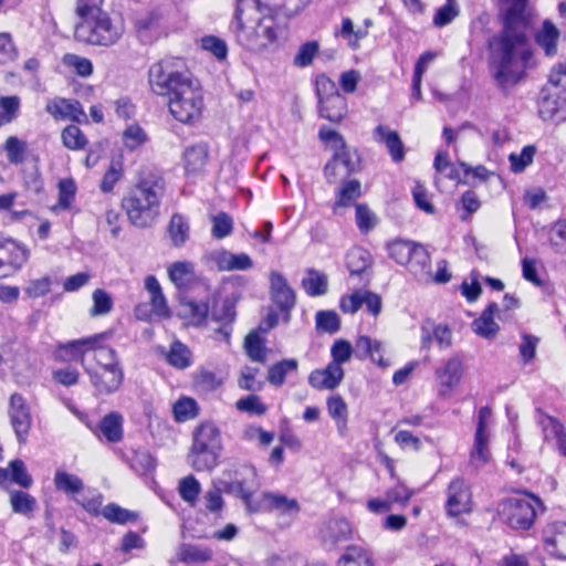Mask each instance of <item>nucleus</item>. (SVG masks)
Wrapping results in <instances>:
<instances>
[{
	"instance_id": "1",
	"label": "nucleus",
	"mask_w": 566,
	"mask_h": 566,
	"mask_svg": "<svg viewBox=\"0 0 566 566\" xmlns=\"http://www.w3.org/2000/svg\"><path fill=\"white\" fill-rule=\"evenodd\" d=\"M503 31L490 42V65L494 78L502 87L516 84L531 65L532 51L525 35L524 11L528 0H505Z\"/></svg>"
},
{
	"instance_id": "2",
	"label": "nucleus",
	"mask_w": 566,
	"mask_h": 566,
	"mask_svg": "<svg viewBox=\"0 0 566 566\" xmlns=\"http://www.w3.org/2000/svg\"><path fill=\"white\" fill-rule=\"evenodd\" d=\"M149 85L155 94L168 98L169 112L176 120L193 124L201 118L205 108L202 91L180 59H165L151 65Z\"/></svg>"
},
{
	"instance_id": "3",
	"label": "nucleus",
	"mask_w": 566,
	"mask_h": 566,
	"mask_svg": "<svg viewBox=\"0 0 566 566\" xmlns=\"http://www.w3.org/2000/svg\"><path fill=\"white\" fill-rule=\"evenodd\" d=\"M258 6L245 7L238 0L231 30L240 45L254 53H262L279 45V27L272 15L260 17Z\"/></svg>"
},
{
	"instance_id": "4",
	"label": "nucleus",
	"mask_w": 566,
	"mask_h": 566,
	"mask_svg": "<svg viewBox=\"0 0 566 566\" xmlns=\"http://www.w3.org/2000/svg\"><path fill=\"white\" fill-rule=\"evenodd\" d=\"M165 181L157 170L142 174L136 186L123 199V208L129 221L139 228L149 227L159 214Z\"/></svg>"
},
{
	"instance_id": "5",
	"label": "nucleus",
	"mask_w": 566,
	"mask_h": 566,
	"mask_svg": "<svg viewBox=\"0 0 566 566\" xmlns=\"http://www.w3.org/2000/svg\"><path fill=\"white\" fill-rule=\"evenodd\" d=\"M74 36L77 41L97 45L112 46L116 44L125 32V25L120 18H113L107 12L98 10L80 17Z\"/></svg>"
},
{
	"instance_id": "6",
	"label": "nucleus",
	"mask_w": 566,
	"mask_h": 566,
	"mask_svg": "<svg viewBox=\"0 0 566 566\" xmlns=\"http://www.w3.org/2000/svg\"><path fill=\"white\" fill-rule=\"evenodd\" d=\"M221 451L219 429L211 422L199 426L193 434L189 462L197 471H210L217 464Z\"/></svg>"
},
{
	"instance_id": "7",
	"label": "nucleus",
	"mask_w": 566,
	"mask_h": 566,
	"mask_svg": "<svg viewBox=\"0 0 566 566\" xmlns=\"http://www.w3.org/2000/svg\"><path fill=\"white\" fill-rule=\"evenodd\" d=\"M224 479L219 481L223 491L240 497L249 513H256L261 509L254 505L252 496L259 486L255 469L247 463H238L223 472Z\"/></svg>"
},
{
	"instance_id": "8",
	"label": "nucleus",
	"mask_w": 566,
	"mask_h": 566,
	"mask_svg": "<svg viewBox=\"0 0 566 566\" xmlns=\"http://www.w3.org/2000/svg\"><path fill=\"white\" fill-rule=\"evenodd\" d=\"M535 504H539L535 496L507 497L500 503L499 514L510 527L528 530L535 521Z\"/></svg>"
},
{
	"instance_id": "9",
	"label": "nucleus",
	"mask_w": 566,
	"mask_h": 566,
	"mask_svg": "<svg viewBox=\"0 0 566 566\" xmlns=\"http://www.w3.org/2000/svg\"><path fill=\"white\" fill-rule=\"evenodd\" d=\"M463 371V363L459 356H452L444 360L434 371L438 397L449 398L460 385Z\"/></svg>"
},
{
	"instance_id": "10",
	"label": "nucleus",
	"mask_w": 566,
	"mask_h": 566,
	"mask_svg": "<svg viewBox=\"0 0 566 566\" xmlns=\"http://www.w3.org/2000/svg\"><path fill=\"white\" fill-rule=\"evenodd\" d=\"M446 511L449 516L469 514L473 509L470 485L461 478L451 480L447 488Z\"/></svg>"
},
{
	"instance_id": "11",
	"label": "nucleus",
	"mask_w": 566,
	"mask_h": 566,
	"mask_svg": "<svg viewBox=\"0 0 566 566\" xmlns=\"http://www.w3.org/2000/svg\"><path fill=\"white\" fill-rule=\"evenodd\" d=\"M8 416L19 443H25L32 426V416L30 407L22 395L17 392L11 395Z\"/></svg>"
},
{
	"instance_id": "12",
	"label": "nucleus",
	"mask_w": 566,
	"mask_h": 566,
	"mask_svg": "<svg viewBox=\"0 0 566 566\" xmlns=\"http://www.w3.org/2000/svg\"><path fill=\"white\" fill-rule=\"evenodd\" d=\"M260 506V511L274 512L280 516H289L294 518L301 511L300 503L294 497H289L277 492H263L260 502H254Z\"/></svg>"
},
{
	"instance_id": "13",
	"label": "nucleus",
	"mask_w": 566,
	"mask_h": 566,
	"mask_svg": "<svg viewBox=\"0 0 566 566\" xmlns=\"http://www.w3.org/2000/svg\"><path fill=\"white\" fill-rule=\"evenodd\" d=\"M28 258V250L15 241L0 240V277L9 276L21 269Z\"/></svg>"
},
{
	"instance_id": "14",
	"label": "nucleus",
	"mask_w": 566,
	"mask_h": 566,
	"mask_svg": "<svg viewBox=\"0 0 566 566\" xmlns=\"http://www.w3.org/2000/svg\"><path fill=\"white\" fill-rule=\"evenodd\" d=\"M270 287L273 302L284 313V321H290V311L295 305V293L286 279L276 271L270 273Z\"/></svg>"
},
{
	"instance_id": "15",
	"label": "nucleus",
	"mask_w": 566,
	"mask_h": 566,
	"mask_svg": "<svg viewBox=\"0 0 566 566\" xmlns=\"http://www.w3.org/2000/svg\"><path fill=\"white\" fill-rule=\"evenodd\" d=\"M209 292L200 300L192 296H182L180 298V316L185 318L189 325L197 327L205 325L209 316Z\"/></svg>"
},
{
	"instance_id": "16",
	"label": "nucleus",
	"mask_w": 566,
	"mask_h": 566,
	"mask_svg": "<svg viewBox=\"0 0 566 566\" xmlns=\"http://www.w3.org/2000/svg\"><path fill=\"white\" fill-rule=\"evenodd\" d=\"M90 377L91 385L98 395H109L119 389L124 380L123 369H109L96 371L93 366H84Z\"/></svg>"
},
{
	"instance_id": "17",
	"label": "nucleus",
	"mask_w": 566,
	"mask_h": 566,
	"mask_svg": "<svg viewBox=\"0 0 566 566\" xmlns=\"http://www.w3.org/2000/svg\"><path fill=\"white\" fill-rule=\"evenodd\" d=\"M352 536V526L344 517H329L325 520L319 527V538L327 547H335L342 542H346Z\"/></svg>"
},
{
	"instance_id": "18",
	"label": "nucleus",
	"mask_w": 566,
	"mask_h": 566,
	"mask_svg": "<svg viewBox=\"0 0 566 566\" xmlns=\"http://www.w3.org/2000/svg\"><path fill=\"white\" fill-rule=\"evenodd\" d=\"M97 339L98 337H94V335H92L88 337L61 343L56 346V358L63 361H80L84 367L86 366L84 359L85 355L91 353L92 348L95 347Z\"/></svg>"
},
{
	"instance_id": "19",
	"label": "nucleus",
	"mask_w": 566,
	"mask_h": 566,
	"mask_svg": "<svg viewBox=\"0 0 566 566\" xmlns=\"http://www.w3.org/2000/svg\"><path fill=\"white\" fill-rule=\"evenodd\" d=\"M543 544L545 551L559 559H566V523L554 522L543 530Z\"/></svg>"
},
{
	"instance_id": "20",
	"label": "nucleus",
	"mask_w": 566,
	"mask_h": 566,
	"mask_svg": "<svg viewBox=\"0 0 566 566\" xmlns=\"http://www.w3.org/2000/svg\"><path fill=\"white\" fill-rule=\"evenodd\" d=\"M420 348L429 350L436 343L440 349H447L452 344V333L447 325L426 322L420 329Z\"/></svg>"
},
{
	"instance_id": "21",
	"label": "nucleus",
	"mask_w": 566,
	"mask_h": 566,
	"mask_svg": "<svg viewBox=\"0 0 566 566\" xmlns=\"http://www.w3.org/2000/svg\"><path fill=\"white\" fill-rule=\"evenodd\" d=\"M537 423L542 429L546 442L555 441V446L560 455L566 457V432L564 426L555 418L538 413Z\"/></svg>"
},
{
	"instance_id": "22",
	"label": "nucleus",
	"mask_w": 566,
	"mask_h": 566,
	"mask_svg": "<svg viewBox=\"0 0 566 566\" xmlns=\"http://www.w3.org/2000/svg\"><path fill=\"white\" fill-rule=\"evenodd\" d=\"M344 378V369L342 366L329 363L323 369H315L308 376V384L318 390L334 389Z\"/></svg>"
},
{
	"instance_id": "23",
	"label": "nucleus",
	"mask_w": 566,
	"mask_h": 566,
	"mask_svg": "<svg viewBox=\"0 0 566 566\" xmlns=\"http://www.w3.org/2000/svg\"><path fill=\"white\" fill-rule=\"evenodd\" d=\"M356 356L360 359L369 357L373 363L381 368H387L390 364L384 358L385 344L381 340L369 336H359L355 343Z\"/></svg>"
},
{
	"instance_id": "24",
	"label": "nucleus",
	"mask_w": 566,
	"mask_h": 566,
	"mask_svg": "<svg viewBox=\"0 0 566 566\" xmlns=\"http://www.w3.org/2000/svg\"><path fill=\"white\" fill-rule=\"evenodd\" d=\"M95 436L102 441L116 443L123 439V417L118 412H111L103 417L96 429Z\"/></svg>"
},
{
	"instance_id": "25",
	"label": "nucleus",
	"mask_w": 566,
	"mask_h": 566,
	"mask_svg": "<svg viewBox=\"0 0 566 566\" xmlns=\"http://www.w3.org/2000/svg\"><path fill=\"white\" fill-rule=\"evenodd\" d=\"M209 157L206 143L188 146L184 151V168L187 175H199L203 171Z\"/></svg>"
},
{
	"instance_id": "26",
	"label": "nucleus",
	"mask_w": 566,
	"mask_h": 566,
	"mask_svg": "<svg viewBox=\"0 0 566 566\" xmlns=\"http://www.w3.org/2000/svg\"><path fill=\"white\" fill-rule=\"evenodd\" d=\"M560 32L549 20H545L535 33V42L546 56L553 57L558 53Z\"/></svg>"
},
{
	"instance_id": "27",
	"label": "nucleus",
	"mask_w": 566,
	"mask_h": 566,
	"mask_svg": "<svg viewBox=\"0 0 566 566\" xmlns=\"http://www.w3.org/2000/svg\"><path fill=\"white\" fill-rule=\"evenodd\" d=\"M46 112L55 118L80 122L85 115L81 104L74 99L55 98L46 105Z\"/></svg>"
},
{
	"instance_id": "28",
	"label": "nucleus",
	"mask_w": 566,
	"mask_h": 566,
	"mask_svg": "<svg viewBox=\"0 0 566 566\" xmlns=\"http://www.w3.org/2000/svg\"><path fill=\"white\" fill-rule=\"evenodd\" d=\"M406 265L418 280L429 281L432 279L431 258L423 245L417 244L412 252V258H410Z\"/></svg>"
},
{
	"instance_id": "29",
	"label": "nucleus",
	"mask_w": 566,
	"mask_h": 566,
	"mask_svg": "<svg viewBox=\"0 0 566 566\" xmlns=\"http://www.w3.org/2000/svg\"><path fill=\"white\" fill-rule=\"evenodd\" d=\"M321 117L333 122H340L347 114V101L342 94L318 102Z\"/></svg>"
},
{
	"instance_id": "30",
	"label": "nucleus",
	"mask_w": 566,
	"mask_h": 566,
	"mask_svg": "<svg viewBox=\"0 0 566 566\" xmlns=\"http://www.w3.org/2000/svg\"><path fill=\"white\" fill-rule=\"evenodd\" d=\"M343 168V175H349L356 168V155L352 154L347 147L336 151L333 159L325 166V175L331 182L336 177V170Z\"/></svg>"
},
{
	"instance_id": "31",
	"label": "nucleus",
	"mask_w": 566,
	"mask_h": 566,
	"mask_svg": "<svg viewBox=\"0 0 566 566\" xmlns=\"http://www.w3.org/2000/svg\"><path fill=\"white\" fill-rule=\"evenodd\" d=\"M214 262L220 271H244L252 268V259L247 253L234 254L220 251L214 255Z\"/></svg>"
},
{
	"instance_id": "32",
	"label": "nucleus",
	"mask_w": 566,
	"mask_h": 566,
	"mask_svg": "<svg viewBox=\"0 0 566 566\" xmlns=\"http://www.w3.org/2000/svg\"><path fill=\"white\" fill-rule=\"evenodd\" d=\"M168 276L178 290H187L195 280V264L190 261H177L168 266Z\"/></svg>"
},
{
	"instance_id": "33",
	"label": "nucleus",
	"mask_w": 566,
	"mask_h": 566,
	"mask_svg": "<svg viewBox=\"0 0 566 566\" xmlns=\"http://www.w3.org/2000/svg\"><path fill=\"white\" fill-rule=\"evenodd\" d=\"M499 312V305L496 303H491L481 314L479 318L473 321L472 327L473 331L484 337L491 338L495 336L499 331V325L494 321L495 314Z\"/></svg>"
},
{
	"instance_id": "34",
	"label": "nucleus",
	"mask_w": 566,
	"mask_h": 566,
	"mask_svg": "<svg viewBox=\"0 0 566 566\" xmlns=\"http://www.w3.org/2000/svg\"><path fill=\"white\" fill-rule=\"evenodd\" d=\"M166 360L170 366L180 370L187 369L193 364L190 348L178 339L170 344L166 353Z\"/></svg>"
},
{
	"instance_id": "35",
	"label": "nucleus",
	"mask_w": 566,
	"mask_h": 566,
	"mask_svg": "<svg viewBox=\"0 0 566 566\" xmlns=\"http://www.w3.org/2000/svg\"><path fill=\"white\" fill-rule=\"evenodd\" d=\"M375 135L379 142L386 145L394 161H400L403 159V144L397 132L379 125L375 129Z\"/></svg>"
},
{
	"instance_id": "36",
	"label": "nucleus",
	"mask_w": 566,
	"mask_h": 566,
	"mask_svg": "<svg viewBox=\"0 0 566 566\" xmlns=\"http://www.w3.org/2000/svg\"><path fill=\"white\" fill-rule=\"evenodd\" d=\"M337 566H375L373 553L359 545H350L337 562Z\"/></svg>"
},
{
	"instance_id": "37",
	"label": "nucleus",
	"mask_w": 566,
	"mask_h": 566,
	"mask_svg": "<svg viewBox=\"0 0 566 566\" xmlns=\"http://www.w3.org/2000/svg\"><path fill=\"white\" fill-rule=\"evenodd\" d=\"M302 280V287L310 296H322L328 291V277L324 272L307 269Z\"/></svg>"
},
{
	"instance_id": "38",
	"label": "nucleus",
	"mask_w": 566,
	"mask_h": 566,
	"mask_svg": "<svg viewBox=\"0 0 566 566\" xmlns=\"http://www.w3.org/2000/svg\"><path fill=\"white\" fill-rule=\"evenodd\" d=\"M327 411L335 421L338 433L345 436L348 423V409L345 400L339 395L329 397L327 399Z\"/></svg>"
},
{
	"instance_id": "39",
	"label": "nucleus",
	"mask_w": 566,
	"mask_h": 566,
	"mask_svg": "<svg viewBox=\"0 0 566 566\" xmlns=\"http://www.w3.org/2000/svg\"><path fill=\"white\" fill-rule=\"evenodd\" d=\"M564 98L557 93H552L547 87L542 91V97L538 102V114L542 119L551 120L564 106Z\"/></svg>"
},
{
	"instance_id": "40",
	"label": "nucleus",
	"mask_w": 566,
	"mask_h": 566,
	"mask_svg": "<svg viewBox=\"0 0 566 566\" xmlns=\"http://www.w3.org/2000/svg\"><path fill=\"white\" fill-rule=\"evenodd\" d=\"M297 368L298 361L295 358L283 359L270 366L266 379L271 385L281 387L285 381L286 375L295 373Z\"/></svg>"
},
{
	"instance_id": "41",
	"label": "nucleus",
	"mask_w": 566,
	"mask_h": 566,
	"mask_svg": "<svg viewBox=\"0 0 566 566\" xmlns=\"http://www.w3.org/2000/svg\"><path fill=\"white\" fill-rule=\"evenodd\" d=\"M346 264L352 275H359L371 264V255L363 248H353L347 253Z\"/></svg>"
},
{
	"instance_id": "42",
	"label": "nucleus",
	"mask_w": 566,
	"mask_h": 566,
	"mask_svg": "<svg viewBox=\"0 0 566 566\" xmlns=\"http://www.w3.org/2000/svg\"><path fill=\"white\" fill-rule=\"evenodd\" d=\"M54 485L57 491L71 495H75L84 489V483L80 476L61 470H57L54 474Z\"/></svg>"
},
{
	"instance_id": "43",
	"label": "nucleus",
	"mask_w": 566,
	"mask_h": 566,
	"mask_svg": "<svg viewBox=\"0 0 566 566\" xmlns=\"http://www.w3.org/2000/svg\"><path fill=\"white\" fill-rule=\"evenodd\" d=\"M360 195L361 187L358 180L353 179L344 182L337 192V199L333 207L334 212H337L338 208L350 207Z\"/></svg>"
},
{
	"instance_id": "44",
	"label": "nucleus",
	"mask_w": 566,
	"mask_h": 566,
	"mask_svg": "<svg viewBox=\"0 0 566 566\" xmlns=\"http://www.w3.org/2000/svg\"><path fill=\"white\" fill-rule=\"evenodd\" d=\"M244 350L251 360L262 364L266 361L265 342L258 332H250L245 336Z\"/></svg>"
},
{
	"instance_id": "45",
	"label": "nucleus",
	"mask_w": 566,
	"mask_h": 566,
	"mask_svg": "<svg viewBox=\"0 0 566 566\" xmlns=\"http://www.w3.org/2000/svg\"><path fill=\"white\" fill-rule=\"evenodd\" d=\"M177 557L181 563H203L212 558V551L197 545L182 544L178 548Z\"/></svg>"
},
{
	"instance_id": "46",
	"label": "nucleus",
	"mask_w": 566,
	"mask_h": 566,
	"mask_svg": "<svg viewBox=\"0 0 566 566\" xmlns=\"http://www.w3.org/2000/svg\"><path fill=\"white\" fill-rule=\"evenodd\" d=\"M337 34L346 40L347 45L355 51L359 49L360 41L367 38L368 31L363 28L355 29L352 19L346 17L342 19V28Z\"/></svg>"
},
{
	"instance_id": "47",
	"label": "nucleus",
	"mask_w": 566,
	"mask_h": 566,
	"mask_svg": "<svg viewBox=\"0 0 566 566\" xmlns=\"http://www.w3.org/2000/svg\"><path fill=\"white\" fill-rule=\"evenodd\" d=\"M10 504L14 513L29 516L36 507V500L27 492L11 491Z\"/></svg>"
},
{
	"instance_id": "48",
	"label": "nucleus",
	"mask_w": 566,
	"mask_h": 566,
	"mask_svg": "<svg viewBox=\"0 0 566 566\" xmlns=\"http://www.w3.org/2000/svg\"><path fill=\"white\" fill-rule=\"evenodd\" d=\"M418 243L407 240H395L388 244V253L398 264L406 265Z\"/></svg>"
},
{
	"instance_id": "49",
	"label": "nucleus",
	"mask_w": 566,
	"mask_h": 566,
	"mask_svg": "<svg viewBox=\"0 0 566 566\" xmlns=\"http://www.w3.org/2000/svg\"><path fill=\"white\" fill-rule=\"evenodd\" d=\"M211 316L217 322H223V324L216 331L218 335L221 336V339L227 344L230 343V337L232 333L231 323L234 319L235 312L231 304L224 303L222 308V314H219L216 311H212Z\"/></svg>"
},
{
	"instance_id": "50",
	"label": "nucleus",
	"mask_w": 566,
	"mask_h": 566,
	"mask_svg": "<svg viewBox=\"0 0 566 566\" xmlns=\"http://www.w3.org/2000/svg\"><path fill=\"white\" fill-rule=\"evenodd\" d=\"M189 222L178 213H175L169 222V234L174 245H182L189 238Z\"/></svg>"
},
{
	"instance_id": "51",
	"label": "nucleus",
	"mask_w": 566,
	"mask_h": 566,
	"mask_svg": "<svg viewBox=\"0 0 566 566\" xmlns=\"http://www.w3.org/2000/svg\"><path fill=\"white\" fill-rule=\"evenodd\" d=\"M489 440L490 436L475 433L474 446L470 454V461L476 468L484 465L490 460L491 454L489 450Z\"/></svg>"
},
{
	"instance_id": "52",
	"label": "nucleus",
	"mask_w": 566,
	"mask_h": 566,
	"mask_svg": "<svg viewBox=\"0 0 566 566\" xmlns=\"http://www.w3.org/2000/svg\"><path fill=\"white\" fill-rule=\"evenodd\" d=\"M178 492L180 497L188 503L190 506H196L198 496L201 492L200 482L193 476L188 475L180 480L178 485Z\"/></svg>"
},
{
	"instance_id": "53",
	"label": "nucleus",
	"mask_w": 566,
	"mask_h": 566,
	"mask_svg": "<svg viewBox=\"0 0 566 566\" xmlns=\"http://www.w3.org/2000/svg\"><path fill=\"white\" fill-rule=\"evenodd\" d=\"M3 148L7 153L8 161L12 165H20L24 161L28 144L15 136L7 138Z\"/></svg>"
},
{
	"instance_id": "54",
	"label": "nucleus",
	"mask_w": 566,
	"mask_h": 566,
	"mask_svg": "<svg viewBox=\"0 0 566 566\" xmlns=\"http://www.w3.org/2000/svg\"><path fill=\"white\" fill-rule=\"evenodd\" d=\"M122 142L127 149L135 150L148 142V136L138 124H130L124 129Z\"/></svg>"
},
{
	"instance_id": "55",
	"label": "nucleus",
	"mask_w": 566,
	"mask_h": 566,
	"mask_svg": "<svg viewBox=\"0 0 566 566\" xmlns=\"http://www.w3.org/2000/svg\"><path fill=\"white\" fill-rule=\"evenodd\" d=\"M124 172V164L122 157L111 160L109 167L106 170L102 182L101 189L103 192H109L114 189L115 185L120 180Z\"/></svg>"
},
{
	"instance_id": "56",
	"label": "nucleus",
	"mask_w": 566,
	"mask_h": 566,
	"mask_svg": "<svg viewBox=\"0 0 566 566\" xmlns=\"http://www.w3.org/2000/svg\"><path fill=\"white\" fill-rule=\"evenodd\" d=\"M94 337H98V339L96 340L95 347L92 348L91 353L94 354L96 365L118 360L116 352L112 347L104 345V340L108 338L107 333L95 334Z\"/></svg>"
},
{
	"instance_id": "57",
	"label": "nucleus",
	"mask_w": 566,
	"mask_h": 566,
	"mask_svg": "<svg viewBox=\"0 0 566 566\" xmlns=\"http://www.w3.org/2000/svg\"><path fill=\"white\" fill-rule=\"evenodd\" d=\"M172 411L175 419L179 422H184L197 416L198 405L195 399L184 397L175 402Z\"/></svg>"
},
{
	"instance_id": "58",
	"label": "nucleus",
	"mask_w": 566,
	"mask_h": 566,
	"mask_svg": "<svg viewBox=\"0 0 566 566\" xmlns=\"http://www.w3.org/2000/svg\"><path fill=\"white\" fill-rule=\"evenodd\" d=\"M62 142L66 148L72 150L83 149L87 144L85 135L75 125H69L63 129Z\"/></svg>"
},
{
	"instance_id": "59",
	"label": "nucleus",
	"mask_w": 566,
	"mask_h": 566,
	"mask_svg": "<svg viewBox=\"0 0 566 566\" xmlns=\"http://www.w3.org/2000/svg\"><path fill=\"white\" fill-rule=\"evenodd\" d=\"M19 56L18 48L11 33L0 32V64L7 65L14 62Z\"/></svg>"
},
{
	"instance_id": "60",
	"label": "nucleus",
	"mask_w": 566,
	"mask_h": 566,
	"mask_svg": "<svg viewBox=\"0 0 566 566\" xmlns=\"http://www.w3.org/2000/svg\"><path fill=\"white\" fill-rule=\"evenodd\" d=\"M535 154L536 148L533 145H527L523 147V149L518 154L512 153L509 156L512 171L522 172L527 166H530L533 163Z\"/></svg>"
},
{
	"instance_id": "61",
	"label": "nucleus",
	"mask_w": 566,
	"mask_h": 566,
	"mask_svg": "<svg viewBox=\"0 0 566 566\" xmlns=\"http://www.w3.org/2000/svg\"><path fill=\"white\" fill-rule=\"evenodd\" d=\"M315 321L316 328L324 333L334 334L340 327L339 316L334 311H318Z\"/></svg>"
},
{
	"instance_id": "62",
	"label": "nucleus",
	"mask_w": 566,
	"mask_h": 566,
	"mask_svg": "<svg viewBox=\"0 0 566 566\" xmlns=\"http://www.w3.org/2000/svg\"><path fill=\"white\" fill-rule=\"evenodd\" d=\"M377 222V216L367 205H356V224L361 233H368L376 227Z\"/></svg>"
},
{
	"instance_id": "63",
	"label": "nucleus",
	"mask_w": 566,
	"mask_h": 566,
	"mask_svg": "<svg viewBox=\"0 0 566 566\" xmlns=\"http://www.w3.org/2000/svg\"><path fill=\"white\" fill-rule=\"evenodd\" d=\"M549 243L555 252L566 254V220H558L552 226Z\"/></svg>"
},
{
	"instance_id": "64",
	"label": "nucleus",
	"mask_w": 566,
	"mask_h": 566,
	"mask_svg": "<svg viewBox=\"0 0 566 566\" xmlns=\"http://www.w3.org/2000/svg\"><path fill=\"white\" fill-rule=\"evenodd\" d=\"M318 51L319 45L316 41H308L302 44L294 56V65L297 67H306L311 65Z\"/></svg>"
}]
</instances>
